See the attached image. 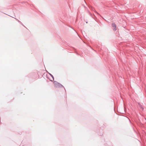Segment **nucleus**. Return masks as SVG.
I'll use <instances>...</instances> for the list:
<instances>
[{"instance_id":"nucleus-6","label":"nucleus","mask_w":146,"mask_h":146,"mask_svg":"<svg viewBox=\"0 0 146 146\" xmlns=\"http://www.w3.org/2000/svg\"><path fill=\"white\" fill-rule=\"evenodd\" d=\"M116 26L115 27H113V30L114 31H115L116 30Z\"/></svg>"},{"instance_id":"nucleus-5","label":"nucleus","mask_w":146,"mask_h":146,"mask_svg":"<svg viewBox=\"0 0 146 146\" xmlns=\"http://www.w3.org/2000/svg\"><path fill=\"white\" fill-rule=\"evenodd\" d=\"M50 75L52 77V79H53V80H54V77H53V75H52L51 74H50V73H49Z\"/></svg>"},{"instance_id":"nucleus-1","label":"nucleus","mask_w":146,"mask_h":146,"mask_svg":"<svg viewBox=\"0 0 146 146\" xmlns=\"http://www.w3.org/2000/svg\"><path fill=\"white\" fill-rule=\"evenodd\" d=\"M55 86L56 87H63V85L60 84V83L58 82H57L55 81L54 82Z\"/></svg>"},{"instance_id":"nucleus-4","label":"nucleus","mask_w":146,"mask_h":146,"mask_svg":"<svg viewBox=\"0 0 146 146\" xmlns=\"http://www.w3.org/2000/svg\"><path fill=\"white\" fill-rule=\"evenodd\" d=\"M112 27H115L116 26V25L115 24V23H112Z\"/></svg>"},{"instance_id":"nucleus-2","label":"nucleus","mask_w":146,"mask_h":146,"mask_svg":"<svg viewBox=\"0 0 146 146\" xmlns=\"http://www.w3.org/2000/svg\"><path fill=\"white\" fill-rule=\"evenodd\" d=\"M17 21H18V22L20 23L21 25H22L23 26H24V25H23V24L20 21H19L18 19H17L16 18H14Z\"/></svg>"},{"instance_id":"nucleus-3","label":"nucleus","mask_w":146,"mask_h":146,"mask_svg":"<svg viewBox=\"0 0 146 146\" xmlns=\"http://www.w3.org/2000/svg\"><path fill=\"white\" fill-rule=\"evenodd\" d=\"M138 104H139V107L140 108H141L142 110H143L144 108H143V106H142L141 104L140 103H138Z\"/></svg>"},{"instance_id":"nucleus-7","label":"nucleus","mask_w":146,"mask_h":146,"mask_svg":"<svg viewBox=\"0 0 146 146\" xmlns=\"http://www.w3.org/2000/svg\"><path fill=\"white\" fill-rule=\"evenodd\" d=\"M96 12V13L98 14L99 15V13H98V12Z\"/></svg>"}]
</instances>
